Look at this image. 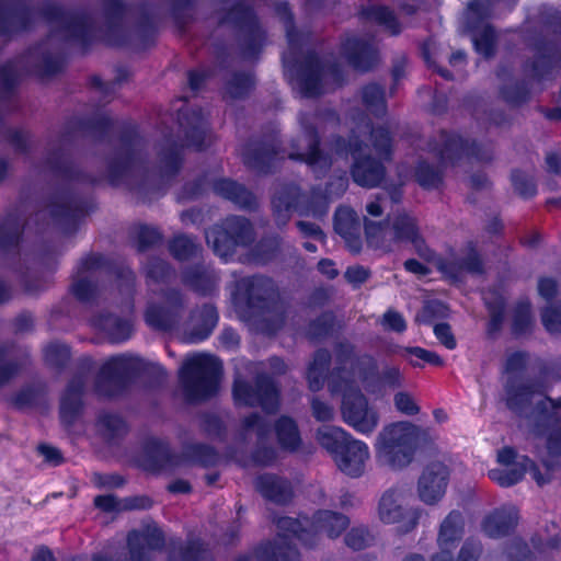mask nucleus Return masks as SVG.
Here are the masks:
<instances>
[{
  "label": "nucleus",
  "instance_id": "obj_1",
  "mask_svg": "<svg viewBox=\"0 0 561 561\" xmlns=\"http://www.w3.org/2000/svg\"><path fill=\"white\" fill-rule=\"evenodd\" d=\"M359 378L354 360H347L331 375L329 389L332 396L341 397L340 410L344 423L358 434L370 436L379 426L380 414L360 392L357 386Z\"/></svg>",
  "mask_w": 561,
  "mask_h": 561
},
{
  "label": "nucleus",
  "instance_id": "obj_2",
  "mask_svg": "<svg viewBox=\"0 0 561 561\" xmlns=\"http://www.w3.org/2000/svg\"><path fill=\"white\" fill-rule=\"evenodd\" d=\"M347 525L348 519L345 516L331 511H320L314 515L312 523L305 519V524L291 517H282L277 522L280 534L275 547L271 548L273 561L278 558L284 561H296L298 559L297 550L291 547V536L308 546H312L313 538L318 534L324 533L328 537L335 538ZM260 561H264L263 556L260 557Z\"/></svg>",
  "mask_w": 561,
  "mask_h": 561
},
{
  "label": "nucleus",
  "instance_id": "obj_3",
  "mask_svg": "<svg viewBox=\"0 0 561 561\" xmlns=\"http://www.w3.org/2000/svg\"><path fill=\"white\" fill-rule=\"evenodd\" d=\"M369 141L370 144L364 146L354 141L347 148L344 142L337 140L334 145V156L344 157L351 151L354 158L352 170L354 181L362 186L373 187L383 178L385 170L381 161L390 157L391 138L388 130L377 128L370 133Z\"/></svg>",
  "mask_w": 561,
  "mask_h": 561
},
{
  "label": "nucleus",
  "instance_id": "obj_4",
  "mask_svg": "<svg viewBox=\"0 0 561 561\" xmlns=\"http://www.w3.org/2000/svg\"><path fill=\"white\" fill-rule=\"evenodd\" d=\"M417 427L405 421L386 424L374 442L376 461L390 470L410 466L417 448Z\"/></svg>",
  "mask_w": 561,
  "mask_h": 561
},
{
  "label": "nucleus",
  "instance_id": "obj_5",
  "mask_svg": "<svg viewBox=\"0 0 561 561\" xmlns=\"http://www.w3.org/2000/svg\"><path fill=\"white\" fill-rule=\"evenodd\" d=\"M365 233L368 247L375 250L386 253L396 250L402 242H410L422 257L432 260V252L420 237L415 219L407 214L398 215L391 226L388 221L366 220Z\"/></svg>",
  "mask_w": 561,
  "mask_h": 561
},
{
  "label": "nucleus",
  "instance_id": "obj_6",
  "mask_svg": "<svg viewBox=\"0 0 561 561\" xmlns=\"http://www.w3.org/2000/svg\"><path fill=\"white\" fill-rule=\"evenodd\" d=\"M221 369V363L215 356L194 354L183 363L180 379L192 399H204L216 392Z\"/></svg>",
  "mask_w": 561,
  "mask_h": 561
},
{
  "label": "nucleus",
  "instance_id": "obj_7",
  "mask_svg": "<svg viewBox=\"0 0 561 561\" xmlns=\"http://www.w3.org/2000/svg\"><path fill=\"white\" fill-rule=\"evenodd\" d=\"M331 186L334 190L330 188L323 195L313 193L308 205H304L305 196L300 195L297 187H287L273 198L274 211L282 221L289 218L290 209H297L301 215L321 217L327 213L329 203L345 192L347 180L343 176L339 178Z\"/></svg>",
  "mask_w": 561,
  "mask_h": 561
},
{
  "label": "nucleus",
  "instance_id": "obj_8",
  "mask_svg": "<svg viewBox=\"0 0 561 561\" xmlns=\"http://www.w3.org/2000/svg\"><path fill=\"white\" fill-rule=\"evenodd\" d=\"M410 492L404 486H392L386 490L377 506L379 520L388 525H397L402 533L414 529L421 516V510L409 507Z\"/></svg>",
  "mask_w": 561,
  "mask_h": 561
},
{
  "label": "nucleus",
  "instance_id": "obj_9",
  "mask_svg": "<svg viewBox=\"0 0 561 561\" xmlns=\"http://www.w3.org/2000/svg\"><path fill=\"white\" fill-rule=\"evenodd\" d=\"M252 239L250 222L241 217H229L221 226L206 232V240L214 252L225 261L232 254L237 245H243Z\"/></svg>",
  "mask_w": 561,
  "mask_h": 561
},
{
  "label": "nucleus",
  "instance_id": "obj_10",
  "mask_svg": "<svg viewBox=\"0 0 561 561\" xmlns=\"http://www.w3.org/2000/svg\"><path fill=\"white\" fill-rule=\"evenodd\" d=\"M497 462L503 468H495L489 471L491 480L501 486H511L522 480L527 469L538 484L546 483L549 478L541 474L527 457H517L512 448L505 447L497 453Z\"/></svg>",
  "mask_w": 561,
  "mask_h": 561
},
{
  "label": "nucleus",
  "instance_id": "obj_11",
  "mask_svg": "<svg viewBox=\"0 0 561 561\" xmlns=\"http://www.w3.org/2000/svg\"><path fill=\"white\" fill-rule=\"evenodd\" d=\"M450 470L443 461L428 462L417 479L416 494L419 500L428 506L438 504L446 494Z\"/></svg>",
  "mask_w": 561,
  "mask_h": 561
},
{
  "label": "nucleus",
  "instance_id": "obj_12",
  "mask_svg": "<svg viewBox=\"0 0 561 561\" xmlns=\"http://www.w3.org/2000/svg\"><path fill=\"white\" fill-rule=\"evenodd\" d=\"M233 398L238 405H261L267 413L274 412L278 405L277 389L265 378L257 380V389L253 390L238 377L234 381Z\"/></svg>",
  "mask_w": 561,
  "mask_h": 561
},
{
  "label": "nucleus",
  "instance_id": "obj_13",
  "mask_svg": "<svg viewBox=\"0 0 561 561\" xmlns=\"http://www.w3.org/2000/svg\"><path fill=\"white\" fill-rule=\"evenodd\" d=\"M370 458L368 445L355 437H351L335 454L334 461L337 468L348 477H360Z\"/></svg>",
  "mask_w": 561,
  "mask_h": 561
},
{
  "label": "nucleus",
  "instance_id": "obj_14",
  "mask_svg": "<svg viewBox=\"0 0 561 561\" xmlns=\"http://www.w3.org/2000/svg\"><path fill=\"white\" fill-rule=\"evenodd\" d=\"M463 517L458 512H450L440 523L437 545L438 552L432 561H451V552L463 535Z\"/></svg>",
  "mask_w": 561,
  "mask_h": 561
},
{
  "label": "nucleus",
  "instance_id": "obj_15",
  "mask_svg": "<svg viewBox=\"0 0 561 561\" xmlns=\"http://www.w3.org/2000/svg\"><path fill=\"white\" fill-rule=\"evenodd\" d=\"M142 367V359L133 354H122L106 359L100 371L99 391L111 396V391H106L102 388V382L108 381L116 385L121 382L123 377L139 371Z\"/></svg>",
  "mask_w": 561,
  "mask_h": 561
},
{
  "label": "nucleus",
  "instance_id": "obj_16",
  "mask_svg": "<svg viewBox=\"0 0 561 561\" xmlns=\"http://www.w3.org/2000/svg\"><path fill=\"white\" fill-rule=\"evenodd\" d=\"M305 128V135L294 144L290 159L301 160L310 165L313 171L322 170L331 164V158L322 154L317 148V137L311 129Z\"/></svg>",
  "mask_w": 561,
  "mask_h": 561
},
{
  "label": "nucleus",
  "instance_id": "obj_17",
  "mask_svg": "<svg viewBox=\"0 0 561 561\" xmlns=\"http://www.w3.org/2000/svg\"><path fill=\"white\" fill-rule=\"evenodd\" d=\"M182 307L181 297L173 294L167 298L163 306H150L146 311V321L152 328L169 330L178 323Z\"/></svg>",
  "mask_w": 561,
  "mask_h": 561
},
{
  "label": "nucleus",
  "instance_id": "obj_18",
  "mask_svg": "<svg viewBox=\"0 0 561 561\" xmlns=\"http://www.w3.org/2000/svg\"><path fill=\"white\" fill-rule=\"evenodd\" d=\"M334 227L336 232L345 240L351 251L357 252L360 248L359 220L356 213L348 207H340L335 213Z\"/></svg>",
  "mask_w": 561,
  "mask_h": 561
},
{
  "label": "nucleus",
  "instance_id": "obj_19",
  "mask_svg": "<svg viewBox=\"0 0 561 561\" xmlns=\"http://www.w3.org/2000/svg\"><path fill=\"white\" fill-rule=\"evenodd\" d=\"M162 534L157 527H149L146 531H131L128 536V545L133 561H146L145 557L150 550L161 547Z\"/></svg>",
  "mask_w": 561,
  "mask_h": 561
},
{
  "label": "nucleus",
  "instance_id": "obj_20",
  "mask_svg": "<svg viewBox=\"0 0 561 561\" xmlns=\"http://www.w3.org/2000/svg\"><path fill=\"white\" fill-rule=\"evenodd\" d=\"M344 50L351 62L362 70L368 69L377 57L375 45L359 38L347 39Z\"/></svg>",
  "mask_w": 561,
  "mask_h": 561
},
{
  "label": "nucleus",
  "instance_id": "obj_21",
  "mask_svg": "<svg viewBox=\"0 0 561 561\" xmlns=\"http://www.w3.org/2000/svg\"><path fill=\"white\" fill-rule=\"evenodd\" d=\"M442 145L443 148L438 150V154L444 162H454L463 156L478 157L477 146L465 141L458 135H442Z\"/></svg>",
  "mask_w": 561,
  "mask_h": 561
},
{
  "label": "nucleus",
  "instance_id": "obj_22",
  "mask_svg": "<svg viewBox=\"0 0 561 561\" xmlns=\"http://www.w3.org/2000/svg\"><path fill=\"white\" fill-rule=\"evenodd\" d=\"M352 437L350 433L340 426L323 425L317 431V442L333 457L341 447Z\"/></svg>",
  "mask_w": 561,
  "mask_h": 561
},
{
  "label": "nucleus",
  "instance_id": "obj_23",
  "mask_svg": "<svg viewBox=\"0 0 561 561\" xmlns=\"http://www.w3.org/2000/svg\"><path fill=\"white\" fill-rule=\"evenodd\" d=\"M515 523L516 517L513 512L496 511L484 519L482 529L486 536L497 538L506 535Z\"/></svg>",
  "mask_w": 561,
  "mask_h": 561
},
{
  "label": "nucleus",
  "instance_id": "obj_24",
  "mask_svg": "<svg viewBox=\"0 0 561 561\" xmlns=\"http://www.w3.org/2000/svg\"><path fill=\"white\" fill-rule=\"evenodd\" d=\"M256 489L267 499L275 502L286 501L291 492L287 482L275 476H261L256 480Z\"/></svg>",
  "mask_w": 561,
  "mask_h": 561
},
{
  "label": "nucleus",
  "instance_id": "obj_25",
  "mask_svg": "<svg viewBox=\"0 0 561 561\" xmlns=\"http://www.w3.org/2000/svg\"><path fill=\"white\" fill-rule=\"evenodd\" d=\"M216 192L224 197L231 199L241 207H251L255 203L254 196L242 185L230 180H221L216 186Z\"/></svg>",
  "mask_w": 561,
  "mask_h": 561
},
{
  "label": "nucleus",
  "instance_id": "obj_26",
  "mask_svg": "<svg viewBox=\"0 0 561 561\" xmlns=\"http://www.w3.org/2000/svg\"><path fill=\"white\" fill-rule=\"evenodd\" d=\"M95 325L113 342L125 341L131 333V324L128 320H121L113 316L100 318Z\"/></svg>",
  "mask_w": 561,
  "mask_h": 561
},
{
  "label": "nucleus",
  "instance_id": "obj_27",
  "mask_svg": "<svg viewBox=\"0 0 561 561\" xmlns=\"http://www.w3.org/2000/svg\"><path fill=\"white\" fill-rule=\"evenodd\" d=\"M329 360L330 355L327 351H319L316 353L314 358L307 370V379L310 390L318 391L323 387Z\"/></svg>",
  "mask_w": 561,
  "mask_h": 561
},
{
  "label": "nucleus",
  "instance_id": "obj_28",
  "mask_svg": "<svg viewBox=\"0 0 561 561\" xmlns=\"http://www.w3.org/2000/svg\"><path fill=\"white\" fill-rule=\"evenodd\" d=\"M94 504L96 507L105 512H113L133 508H145L149 506V501L144 497H133L118 501L113 495H100L94 499Z\"/></svg>",
  "mask_w": 561,
  "mask_h": 561
},
{
  "label": "nucleus",
  "instance_id": "obj_29",
  "mask_svg": "<svg viewBox=\"0 0 561 561\" xmlns=\"http://www.w3.org/2000/svg\"><path fill=\"white\" fill-rule=\"evenodd\" d=\"M276 434L279 445L287 450H295L300 445V435L295 422L282 417L276 424Z\"/></svg>",
  "mask_w": 561,
  "mask_h": 561
},
{
  "label": "nucleus",
  "instance_id": "obj_30",
  "mask_svg": "<svg viewBox=\"0 0 561 561\" xmlns=\"http://www.w3.org/2000/svg\"><path fill=\"white\" fill-rule=\"evenodd\" d=\"M197 318H201L203 329L199 332L192 334L190 337L191 342H198L206 339L218 320L217 311L211 305H205L198 313L194 312L193 320Z\"/></svg>",
  "mask_w": 561,
  "mask_h": 561
},
{
  "label": "nucleus",
  "instance_id": "obj_31",
  "mask_svg": "<svg viewBox=\"0 0 561 561\" xmlns=\"http://www.w3.org/2000/svg\"><path fill=\"white\" fill-rule=\"evenodd\" d=\"M472 42L476 50L484 56L489 57L494 49V32L488 25L473 26Z\"/></svg>",
  "mask_w": 561,
  "mask_h": 561
},
{
  "label": "nucleus",
  "instance_id": "obj_32",
  "mask_svg": "<svg viewBox=\"0 0 561 561\" xmlns=\"http://www.w3.org/2000/svg\"><path fill=\"white\" fill-rule=\"evenodd\" d=\"M363 101L373 113L379 115L385 112V95L378 85H367L363 91Z\"/></svg>",
  "mask_w": 561,
  "mask_h": 561
},
{
  "label": "nucleus",
  "instance_id": "obj_33",
  "mask_svg": "<svg viewBox=\"0 0 561 561\" xmlns=\"http://www.w3.org/2000/svg\"><path fill=\"white\" fill-rule=\"evenodd\" d=\"M82 391V382L73 381L67 388L61 400V414L65 417L67 413H73L80 405V394Z\"/></svg>",
  "mask_w": 561,
  "mask_h": 561
},
{
  "label": "nucleus",
  "instance_id": "obj_34",
  "mask_svg": "<svg viewBox=\"0 0 561 561\" xmlns=\"http://www.w3.org/2000/svg\"><path fill=\"white\" fill-rule=\"evenodd\" d=\"M170 249L173 255L180 260H185L198 251L196 243L186 236H179L174 238Z\"/></svg>",
  "mask_w": 561,
  "mask_h": 561
},
{
  "label": "nucleus",
  "instance_id": "obj_35",
  "mask_svg": "<svg viewBox=\"0 0 561 561\" xmlns=\"http://www.w3.org/2000/svg\"><path fill=\"white\" fill-rule=\"evenodd\" d=\"M417 182L425 188H434L442 182L440 172L426 163H421L416 170Z\"/></svg>",
  "mask_w": 561,
  "mask_h": 561
},
{
  "label": "nucleus",
  "instance_id": "obj_36",
  "mask_svg": "<svg viewBox=\"0 0 561 561\" xmlns=\"http://www.w3.org/2000/svg\"><path fill=\"white\" fill-rule=\"evenodd\" d=\"M393 404L398 412L405 415H415L420 411L415 399L405 391H399L394 394Z\"/></svg>",
  "mask_w": 561,
  "mask_h": 561
},
{
  "label": "nucleus",
  "instance_id": "obj_37",
  "mask_svg": "<svg viewBox=\"0 0 561 561\" xmlns=\"http://www.w3.org/2000/svg\"><path fill=\"white\" fill-rule=\"evenodd\" d=\"M371 541L373 537L367 529L363 527L352 528L345 537L346 545L354 550L364 549L369 546Z\"/></svg>",
  "mask_w": 561,
  "mask_h": 561
},
{
  "label": "nucleus",
  "instance_id": "obj_38",
  "mask_svg": "<svg viewBox=\"0 0 561 561\" xmlns=\"http://www.w3.org/2000/svg\"><path fill=\"white\" fill-rule=\"evenodd\" d=\"M369 16L371 20H374L378 24L383 25L392 34H396L399 32V27H398L396 18L393 16L392 12L389 11L387 8H382V7L374 8V9H371Z\"/></svg>",
  "mask_w": 561,
  "mask_h": 561
},
{
  "label": "nucleus",
  "instance_id": "obj_39",
  "mask_svg": "<svg viewBox=\"0 0 561 561\" xmlns=\"http://www.w3.org/2000/svg\"><path fill=\"white\" fill-rule=\"evenodd\" d=\"M380 323L385 330L402 333L407 329V322L401 313L388 310L383 313Z\"/></svg>",
  "mask_w": 561,
  "mask_h": 561
},
{
  "label": "nucleus",
  "instance_id": "obj_40",
  "mask_svg": "<svg viewBox=\"0 0 561 561\" xmlns=\"http://www.w3.org/2000/svg\"><path fill=\"white\" fill-rule=\"evenodd\" d=\"M402 355L408 357L409 355L414 356L425 363L442 366L444 364L442 357L434 352L427 351L425 348L415 346V347H404L401 348Z\"/></svg>",
  "mask_w": 561,
  "mask_h": 561
},
{
  "label": "nucleus",
  "instance_id": "obj_41",
  "mask_svg": "<svg viewBox=\"0 0 561 561\" xmlns=\"http://www.w3.org/2000/svg\"><path fill=\"white\" fill-rule=\"evenodd\" d=\"M69 357V350L60 343H51L45 348V358L51 365H61Z\"/></svg>",
  "mask_w": 561,
  "mask_h": 561
},
{
  "label": "nucleus",
  "instance_id": "obj_42",
  "mask_svg": "<svg viewBox=\"0 0 561 561\" xmlns=\"http://www.w3.org/2000/svg\"><path fill=\"white\" fill-rule=\"evenodd\" d=\"M542 322L545 328L552 333L561 331V309L547 308L542 312Z\"/></svg>",
  "mask_w": 561,
  "mask_h": 561
},
{
  "label": "nucleus",
  "instance_id": "obj_43",
  "mask_svg": "<svg viewBox=\"0 0 561 561\" xmlns=\"http://www.w3.org/2000/svg\"><path fill=\"white\" fill-rule=\"evenodd\" d=\"M313 416L321 422L331 421L334 417V408L319 399H313L311 403Z\"/></svg>",
  "mask_w": 561,
  "mask_h": 561
},
{
  "label": "nucleus",
  "instance_id": "obj_44",
  "mask_svg": "<svg viewBox=\"0 0 561 561\" xmlns=\"http://www.w3.org/2000/svg\"><path fill=\"white\" fill-rule=\"evenodd\" d=\"M434 334L437 340L448 350L456 347V340L450 331L449 325L439 323L434 327Z\"/></svg>",
  "mask_w": 561,
  "mask_h": 561
},
{
  "label": "nucleus",
  "instance_id": "obj_45",
  "mask_svg": "<svg viewBox=\"0 0 561 561\" xmlns=\"http://www.w3.org/2000/svg\"><path fill=\"white\" fill-rule=\"evenodd\" d=\"M18 365L3 352H0V385L8 381L18 371Z\"/></svg>",
  "mask_w": 561,
  "mask_h": 561
},
{
  "label": "nucleus",
  "instance_id": "obj_46",
  "mask_svg": "<svg viewBox=\"0 0 561 561\" xmlns=\"http://www.w3.org/2000/svg\"><path fill=\"white\" fill-rule=\"evenodd\" d=\"M512 181L515 190L523 196H529L535 193V186L531 181L526 179L522 173L514 172Z\"/></svg>",
  "mask_w": 561,
  "mask_h": 561
},
{
  "label": "nucleus",
  "instance_id": "obj_47",
  "mask_svg": "<svg viewBox=\"0 0 561 561\" xmlns=\"http://www.w3.org/2000/svg\"><path fill=\"white\" fill-rule=\"evenodd\" d=\"M489 14V9L481 0L470 2L467 10V19L473 21L476 19H484Z\"/></svg>",
  "mask_w": 561,
  "mask_h": 561
},
{
  "label": "nucleus",
  "instance_id": "obj_48",
  "mask_svg": "<svg viewBox=\"0 0 561 561\" xmlns=\"http://www.w3.org/2000/svg\"><path fill=\"white\" fill-rule=\"evenodd\" d=\"M526 365V356L523 353H514L506 359L505 369L508 374L518 373Z\"/></svg>",
  "mask_w": 561,
  "mask_h": 561
},
{
  "label": "nucleus",
  "instance_id": "obj_49",
  "mask_svg": "<svg viewBox=\"0 0 561 561\" xmlns=\"http://www.w3.org/2000/svg\"><path fill=\"white\" fill-rule=\"evenodd\" d=\"M243 426L247 431H254L259 437H263L266 433L265 422L255 414L245 419Z\"/></svg>",
  "mask_w": 561,
  "mask_h": 561
},
{
  "label": "nucleus",
  "instance_id": "obj_50",
  "mask_svg": "<svg viewBox=\"0 0 561 561\" xmlns=\"http://www.w3.org/2000/svg\"><path fill=\"white\" fill-rule=\"evenodd\" d=\"M345 277L352 284H362L368 278V272L362 266H352L345 272Z\"/></svg>",
  "mask_w": 561,
  "mask_h": 561
},
{
  "label": "nucleus",
  "instance_id": "obj_51",
  "mask_svg": "<svg viewBox=\"0 0 561 561\" xmlns=\"http://www.w3.org/2000/svg\"><path fill=\"white\" fill-rule=\"evenodd\" d=\"M301 92L307 96H313L321 92L319 88V78H307L299 81Z\"/></svg>",
  "mask_w": 561,
  "mask_h": 561
},
{
  "label": "nucleus",
  "instance_id": "obj_52",
  "mask_svg": "<svg viewBox=\"0 0 561 561\" xmlns=\"http://www.w3.org/2000/svg\"><path fill=\"white\" fill-rule=\"evenodd\" d=\"M382 381L390 387H400L402 385V376L397 367L387 368L382 373Z\"/></svg>",
  "mask_w": 561,
  "mask_h": 561
},
{
  "label": "nucleus",
  "instance_id": "obj_53",
  "mask_svg": "<svg viewBox=\"0 0 561 561\" xmlns=\"http://www.w3.org/2000/svg\"><path fill=\"white\" fill-rule=\"evenodd\" d=\"M539 294L546 299H550L557 291V283L551 278H541L538 283Z\"/></svg>",
  "mask_w": 561,
  "mask_h": 561
},
{
  "label": "nucleus",
  "instance_id": "obj_54",
  "mask_svg": "<svg viewBox=\"0 0 561 561\" xmlns=\"http://www.w3.org/2000/svg\"><path fill=\"white\" fill-rule=\"evenodd\" d=\"M461 270H466L471 273H479L482 271V264L474 251H472L465 262L460 266Z\"/></svg>",
  "mask_w": 561,
  "mask_h": 561
},
{
  "label": "nucleus",
  "instance_id": "obj_55",
  "mask_svg": "<svg viewBox=\"0 0 561 561\" xmlns=\"http://www.w3.org/2000/svg\"><path fill=\"white\" fill-rule=\"evenodd\" d=\"M38 451L45 458L46 461L51 462L54 465L59 463L61 460L60 453L55 447L41 445L38 447Z\"/></svg>",
  "mask_w": 561,
  "mask_h": 561
},
{
  "label": "nucleus",
  "instance_id": "obj_56",
  "mask_svg": "<svg viewBox=\"0 0 561 561\" xmlns=\"http://www.w3.org/2000/svg\"><path fill=\"white\" fill-rule=\"evenodd\" d=\"M298 228L299 230L306 234V236H311L320 241L323 240V234H322V231L321 229L319 228V226H317L316 224H311V222H306V221H299L298 224Z\"/></svg>",
  "mask_w": 561,
  "mask_h": 561
},
{
  "label": "nucleus",
  "instance_id": "obj_57",
  "mask_svg": "<svg viewBox=\"0 0 561 561\" xmlns=\"http://www.w3.org/2000/svg\"><path fill=\"white\" fill-rule=\"evenodd\" d=\"M249 290V300L252 304L254 298L259 296L260 290L265 286L266 282L262 278H253L244 282Z\"/></svg>",
  "mask_w": 561,
  "mask_h": 561
},
{
  "label": "nucleus",
  "instance_id": "obj_58",
  "mask_svg": "<svg viewBox=\"0 0 561 561\" xmlns=\"http://www.w3.org/2000/svg\"><path fill=\"white\" fill-rule=\"evenodd\" d=\"M72 290L79 299H88L91 294V284L85 279H80L72 285Z\"/></svg>",
  "mask_w": 561,
  "mask_h": 561
},
{
  "label": "nucleus",
  "instance_id": "obj_59",
  "mask_svg": "<svg viewBox=\"0 0 561 561\" xmlns=\"http://www.w3.org/2000/svg\"><path fill=\"white\" fill-rule=\"evenodd\" d=\"M404 267L408 272L416 275H425L428 272L427 267L424 264L413 259L405 261Z\"/></svg>",
  "mask_w": 561,
  "mask_h": 561
},
{
  "label": "nucleus",
  "instance_id": "obj_60",
  "mask_svg": "<svg viewBox=\"0 0 561 561\" xmlns=\"http://www.w3.org/2000/svg\"><path fill=\"white\" fill-rule=\"evenodd\" d=\"M318 267L319 271L329 278H333L337 275V271L335 270L333 262L330 260H321Z\"/></svg>",
  "mask_w": 561,
  "mask_h": 561
},
{
  "label": "nucleus",
  "instance_id": "obj_61",
  "mask_svg": "<svg viewBox=\"0 0 561 561\" xmlns=\"http://www.w3.org/2000/svg\"><path fill=\"white\" fill-rule=\"evenodd\" d=\"M440 308H443V306L439 304H428L427 306L424 307L423 311L416 316L415 320L420 323L427 322L428 314L432 313L434 310L440 309Z\"/></svg>",
  "mask_w": 561,
  "mask_h": 561
},
{
  "label": "nucleus",
  "instance_id": "obj_62",
  "mask_svg": "<svg viewBox=\"0 0 561 561\" xmlns=\"http://www.w3.org/2000/svg\"><path fill=\"white\" fill-rule=\"evenodd\" d=\"M190 489V484L184 480L174 481L169 485V490L174 493H186Z\"/></svg>",
  "mask_w": 561,
  "mask_h": 561
},
{
  "label": "nucleus",
  "instance_id": "obj_63",
  "mask_svg": "<svg viewBox=\"0 0 561 561\" xmlns=\"http://www.w3.org/2000/svg\"><path fill=\"white\" fill-rule=\"evenodd\" d=\"M33 561H54V557L48 549L39 548L36 550Z\"/></svg>",
  "mask_w": 561,
  "mask_h": 561
},
{
  "label": "nucleus",
  "instance_id": "obj_64",
  "mask_svg": "<svg viewBox=\"0 0 561 561\" xmlns=\"http://www.w3.org/2000/svg\"><path fill=\"white\" fill-rule=\"evenodd\" d=\"M546 162H547L548 169L551 172H558L559 171V167H560L561 160H560L558 154H554V153L548 154L547 159H546Z\"/></svg>",
  "mask_w": 561,
  "mask_h": 561
}]
</instances>
